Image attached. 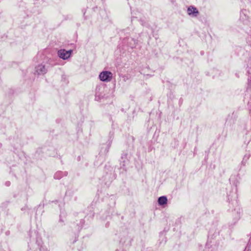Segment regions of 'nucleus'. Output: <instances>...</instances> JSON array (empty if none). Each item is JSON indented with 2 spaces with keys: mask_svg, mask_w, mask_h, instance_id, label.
I'll list each match as a JSON object with an SVG mask.
<instances>
[{
  "mask_svg": "<svg viewBox=\"0 0 251 251\" xmlns=\"http://www.w3.org/2000/svg\"><path fill=\"white\" fill-rule=\"evenodd\" d=\"M167 198L166 196H161L158 198V202L159 205H163L167 203Z\"/></svg>",
  "mask_w": 251,
  "mask_h": 251,
  "instance_id": "nucleus-5",
  "label": "nucleus"
},
{
  "mask_svg": "<svg viewBox=\"0 0 251 251\" xmlns=\"http://www.w3.org/2000/svg\"><path fill=\"white\" fill-rule=\"evenodd\" d=\"M245 250L246 251H251V240L250 241L249 243L247 245Z\"/></svg>",
  "mask_w": 251,
  "mask_h": 251,
  "instance_id": "nucleus-6",
  "label": "nucleus"
},
{
  "mask_svg": "<svg viewBox=\"0 0 251 251\" xmlns=\"http://www.w3.org/2000/svg\"><path fill=\"white\" fill-rule=\"evenodd\" d=\"M187 11H188V14L189 15H190L191 14H198L199 13V11L197 9V8L192 6H189L188 8Z\"/></svg>",
  "mask_w": 251,
  "mask_h": 251,
  "instance_id": "nucleus-4",
  "label": "nucleus"
},
{
  "mask_svg": "<svg viewBox=\"0 0 251 251\" xmlns=\"http://www.w3.org/2000/svg\"><path fill=\"white\" fill-rule=\"evenodd\" d=\"M47 71L45 66L42 64L38 65L35 67V72L38 75H43L46 73Z\"/></svg>",
  "mask_w": 251,
  "mask_h": 251,
  "instance_id": "nucleus-3",
  "label": "nucleus"
},
{
  "mask_svg": "<svg viewBox=\"0 0 251 251\" xmlns=\"http://www.w3.org/2000/svg\"><path fill=\"white\" fill-rule=\"evenodd\" d=\"M99 78L102 81H110L112 78V74L109 71H103L99 75Z\"/></svg>",
  "mask_w": 251,
  "mask_h": 251,
  "instance_id": "nucleus-1",
  "label": "nucleus"
},
{
  "mask_svg": "<svg viewBox=\"0 0 251 251\" xmlns=\"http://www.w3.org/2000/svg\"><path fill=\"white\" fill-rule=\"evenodd\" d=\"M249 157H250V155H245L244 156V159H243L244 160V159H246V160H247V159H248L249 158Z\"/></svg>",
  "mask_w": 251,
  "mask_h": 251,
  "instance_id": "nucleus-7",
  "label": "nucleus"
},
{
  "mask_svg": "<svg viewBox=\"0 0 251 251\" xmlns=\"http://www.w3.org/2000/svg\"><path fill=\"white\" fill-rule=\"evenodd\" d=\"M55 178H57V176H56V175L55 176H54Z\"/></svg>",
  "mask_w": 251,
  "mask_h": 251,
  "instance_id": "nucleus-8",
  "label": "nucleus"
},
{
  "mask_svg": "<svg viewBox=\"0 0 251 251\" xmlns=\"http://www.w3.org/2000/svg\"><path fill=\"white\" fill-rule=\"evenodd\" d=\"M72 52V50H60L58 51V55L60 58L65 60L70 57Z\"/></svg>",
  "mask_w": 251,
  "mask_h": 251,
  "instance_id": "nucleus-2",
  "label": "nucleus"
}]
</instances>
